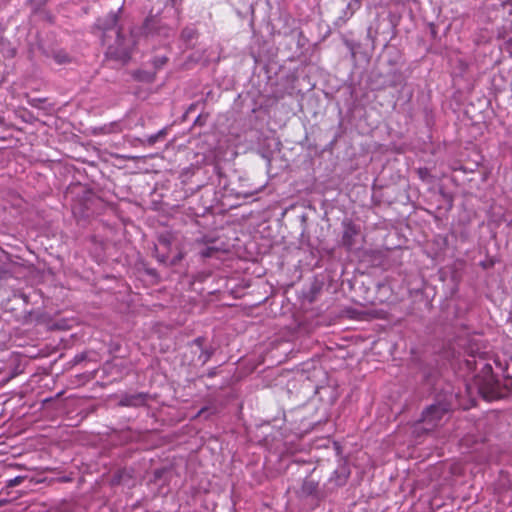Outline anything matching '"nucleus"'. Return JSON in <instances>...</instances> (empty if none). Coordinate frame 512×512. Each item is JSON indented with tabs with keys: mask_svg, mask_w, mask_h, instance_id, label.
Instances as JSON below:
<instances>
[{
	"mask_svg": "<svg viewBox=\"0 0 512 512\" xmlns=\"http://www.w3.org/2000/svg\"><path fill=\"white\" fill-rule=\"evenodd\" d=\"M121 12L122 7L118 8L117 11H111L107 15L99 17L94 24V29L99 33L102 44L106 46V57L127 63L131 58L136 42L132 32L125 33L119 25V14Z\"/></svg>",
	"mask_w": 512,
	"mask_h": 512,
	"instance_id": "nucleus-1",
	"label": "nucleus"
},
{
	"mask_svg": "<svg viewBox=\"0 0 512 512\" xmlns=\"http://www.w3.org/2000/svg\"><path fill=\"white\" fill-rule=\"evenodd\" d=\"M475 364H481L480 371L474 377V383L478 393L487 401L499 400L512 393V376H505L501 383L493 373L492 365L484 360Z\"/></svg>",
	"mask_w": 512,
	"mask_h": 512,
	"instance_id": "nucleus-2",
	"label": "nucleus"
},
{
	"mask_svg": "<svg viewBox=\"0 0 512 512\" xmlns=\"http://www.w3.org/2000/svg\"><path fill=\"white\" fill-rule=\"evenodd\" d=\"M457 406V394L449 387L436 395L434 403L426 407L419 420L426 431H432L440 425L444 416Z\"/></svg>",
	"mask_w": 512,
	"mask_h": 512,
	"instance_id": "nucleus-3",
	"label": "nucleus"
},
{
	"mask_svg": "<svg viewBox=\"0 0 512 512\" xmlns=\"http://www.w3.org/2000/svg\"><path fill=\"white\" fill-rule=\"evenodd\" d=\"M142 34L146 37H164L168 38L171 29L162 22L157 16H148L142 25Z\"/></svg>",
	"mask_w": 512,
	"mask_h": 512,
	"instance_id": "nucleus-4",
	"label": "nucleus"
},
{
	"mask_svg": "<svg viewBox=\"0 0 512 512\" xmlns=\"http://www.w3.org/2000/svg\"><path fill=\"white\" fill-rule=\"evenodd\" d=\"M342 226L343 233L341 243L345 248L350 250L355 245V238L360 234V227L349 219H345L342 222Z\"/></svg>",
	"mask_w": 512,
	"mask_h": 512,
	"instance_id": "nucleus-5",
	"label": "nucleus"
},
{
	"mask_svg": "<svg viewBox=\"0 0 512 512\" xmlns=\"http://www.w3.org/2000/svg\"><path fill=\"white\" fill-rule=\"evenodd\" d=\"M150 399V394L146 392H138L133 394L126 393L120 397L118 405L121 407L137 408L145 406Z\"/></svg>",
	"mask_w": 512,
	"mask_h": 512,
	"instance_id": "nucleus-6",
	"label": "nucleus"
},
{
	"mask_svg": "<svg viewBox=\"0 0 512 512\" xmlns=\"http://www.w3.org/2000/svg\"><path fill=\"white\" fill-rule=\"evenodd\" d=\"M153 256L157 259V261L160 264L165 265L167 267H172V266L178 265L184 259L185 252L180 249L174 257L169 259V256L167 253L158 252V247L155 246L153 248Z\"/></svg>",
	"mask_w": 512,
	"mask_h": 512,
	"instance_id": "nucleus-7",
	"label": "nucleus"
},
{
	"mask_svg": "<svg viewBox=\"0 0 512 512\" xmlns=\"http://www.w3.org/2000/svg\"><path fill=\"white\" fill-rule=\"evenodd\" d=\"M133 478L132 472L126 468L117 470L112 476L113 485H129Z\"/></svg>",
	"mask_w": 512,
	"mask_h": 512,
	"instance_id": "nucleus-8",
	"label": "nucleus"
},
{
	"mask_svg": "<svg viewBox=\"0 0 512 512\" xmlns=\"http://www.w3.org/2000/svg\"><path fill=\"white\" fill-rule=\"evenodd\" d=\"M156 75V71L146 69H137L132 72L133 79L143 83H153Z\"/></svg>",
	"mask_w": 512,
	"mask_h": 512,
	"instance_id": "nucleus-9",
	"label": "nucleus"
},
{
	"mask_svg": "<svg viewBox=\"0 0 512 512\" xmlns=\"http://www.w3.org/2000/svg\"><path fill=\"white\" fill-rule=\"evenodd\" d=\"M0 52L5 58H13L16 55V48L0 32Z\"/></svg>",
	"mask_w": 512,
	"mask_h": 512,
	"instance_id": "nucleus-10",
	"label": "nucleus"
},
{
	"mask_svg": "<svg viewBox=\"0 0 512 512\" xmlns=\"http://www.w3.org/2000/svg\"><path fill=\"white\" fill-rule=\"evenodd\" d=\"M168 133V128H163L159 130L157 133L152 134L150 136H147L145 140H143V143L148 146L155 145L158 141H162L165 139Z\"/></svg>",
	"mask_w": 512,
	"mask_h": 512,
	"instance_id": "nucleus-11",
	"label": "nucleus"
},
{
	"mask_svg": "<svg viewBox=\"0 0 512 512\" xmlns=\"http://www.w3.org/2000/svg\"><path fill=\"white\" fill-rule=\"evenodd\" d=\"M157 241H158V244H155V246H157L158 248L159 247H162L165 252L164 253H167L170 248H171V245H172V236L171 234L169 233H162L158 236L157 238Z\"/></svg>",
	"mask_w": 512,
	"mask_h": 512,
	"instance_id": "nucleus-12",
	"label": "nucleus"
},
{
	"mask_svg": "<svg viewBox=\"0 0 512 512\" xmlns=\"http://www.w3.org/2000/svg\"><path fill=\"white\" fill-rule=\"evenodd\" d=\"M169 61V58L166 55H156L151 60L150 63L153 66V71L156 73L162 69Z\"/></svg>",
	"mask_w": 512,
	"mask_h": 512,
	"instance_id": "nucleus-13",
	"label": "nucleus"
},
{
	"mask_svg": "<svg viewBox=\"0 0 512 512\" xmlns=\"http://www.w3.org/2000/svg\"><path fill=\"white\" fill-rule=\"evenodd\" d=\"M52 58L59 65L69 63L71 61L70 56L64 50H57L52 53Z\"/></svg>",
	"mask_w": 512,
	"mask_h": 512,
	"instance_id": "nucleus-14",
	"label": "nucleus"
},
{
	"mask_svg": "<svg viewBox=\"0 0 512 512\" xmlns=\"http://www.w3.org/2000/svg\"><path fill=\"white\" fill-rule=\"evenodd\" d=\"M402 82V74L395 71L392 73V78L388 82L384 83V86L397 87L398 85H401Z\"/></svg>",
	"mask_w": 512,
	"mask_h": 512,
	"instance_id": "nucleus-15",
	"label": "nucleus"
},
{
	"mask_svg": "<svg viewBox=\"0 0 512 512\" xmlns=\"http://www.w3.org/2000/svg\"><path fill=\"white\" fill-rule=\"evenodd\" d=\"M196 35L197 31L195 28L192 27H186L181 32V38L186 42L193 40L196 37Z\"/></svg>",
	"mask_w": 512,
	"mask_h": 512,
	"instance_id": "nucleus-16",
	"label": "nucleus"
},
{
	"mask_svg": "<svg viewBox=\"0 0 512 512\" xmlns=\"http://www.w3.org/2000/svg\"><path fill=\"white\" fill-rule=\"evenodd\" d=\"M417 175L418 177L424 181V182H431L432 181V175L430 173V170L426 167H420L417 169Z\"/></svg>",
	"mask_w": 512,
	"mask_h": 512,
	"instance_id": "nucleus-17",
	"label": "nucleus"
},
{
	"mask_svg": "<svg viewBox=\"0 0 512 512\" xmlns=\"http://www.w3.org/2000/svg\"><path fill=\"white\" fill-rule=\"evenodd\" d=\"M317 484L312 480H307L303 483L302 490L308 495L313 494L316 491Z\"/></svg>",
	"mask_w": 512,
	"mask_h": 512,
	"instance_id": "nucleus-18",
	"label": "nucleus"
},
{
	"mask_svg": "<svg viewBox=\"0 0 512 512\" xmlns=\"http://www.w3.org/2000/svg\"><path fill=\"white\" fill-rule=\"evenodd\" d=\"M29 316L34 320L36 321L37 323L39 324H42V323H45L47 318H48V315L44 312H30L29 313Z\"/></svg>",
	"mask_w": 512,
	"mask_h": 512,
	"instance_id": "nucleus-19",
	"label": "nucleus"
},
{
	"mask_svg": "<svg viewBox=\"0 0 512 512\" xmlns=\"http://www.w3.org/2000/svg\"><path fill=\"white\" fill-rule=\"evenodd\" d=\"M213 354H214V349L203 348L199 355V359L202 361V364H205L210 360V358L212 357Z\"/></svg>",
	"mask_w": 512,
	"mask_h": 512,
	"instance_id": "nucleus-20",
	"label": "nucleus"
},
{
	"mask_svg": "<svg viewBox=\"0 0 512 512\" xmlns=\"http://www.w3.org/2000/svg\"><path fill=\"white\" fill-rule=\"evenodd\" d=\"M25 479H26L25 476H16L12 479L7 480L6 486L10 487V488L16 487V486L20 485Z\"/></svg>",
	"mask_w": 512,
	"mask_h": 512,
	"instance_id": "nucleus-21",
	"label": "nucleus"
},
{
	"mask_svg": "<svg viewBox=\"0 0 512 512\" xmlns=\"http://www.w3.org/2000/svg\"><path fill=\"white\" fill-rule=\"evenodd\" d=\"M48 0H28V3L31 5L32 9L36 12L38 11L40 8H42L43 6H45V4L47 3Z\"/></svg>",
	"mask_w": 512,
	"mask_h": 512,
	"instance_id": "nucleus-22",
	"label": "nucleus"
},
{
	"mask_svg": "<svg viewBox=\"0 0 512 512\" xmlns=\"http://www.w3.org/2000/svg\"><path fill=\"white\" fill-rule=\"evenodd\" d=\"M435 377H436V372H424V374H423L424 382L430 386L435 384V382H434Z\"/></svg>",
	"mask_w": 512,
	"mask_h": 512,
	"instance_id": "nucleus-23",
	"label": "nucleus"
},
{
	"mask_svg": "<svg viewBox=\"0 0 512 512\" xmlns=\"http://www.w3.org/2000/svg\"><path fill=\"white\" fill-rule=\"evenodd\" d=\"M207 118H208V114H205V115L199 114L194 121V125L200 126V127L204 126L206 124Z\"/></svg>",
	"mask_w": 512,
	"mask_h": 512,
	"instance_id": "nucleus-24",
	"label": "nucleus"
},
{
	"mask_svg": "<svg viewBox=\"0 0 512 512\" xmlns=\"http://www.w3.org/2000/svg\"><path fill=\"white\" fill-rule=\"evenodd\" d=\"M214 252H215V249H214V248H212V247H206L205 249H203V250L201 251V256H202L203 258H209V257H211V256L214 254Z\"/></svg>",
	"mask_w": 512,
	"mask_h": 512,
	"instance_id": "nucleus-25",
	"label": "nucleus"
},
{
	"mask_svg": "<svg viewBox=\"0 0 512 512\" xmlns=\"http://www.w3.org/2000/svg\"><path fill=\"white\" fill-rule=\"evenodd\" d=\"M203 343H204L203 337H197L196 339L193 340V344L198 346L201 350L203 349Z\"/></svg>",
	"mask_w": 512,
	"mask_h": 512,
	"instance_id": "nucleus-26",
	"label": "nucleus"
},
{
	"mask_svg": "<svg viewBox=\"0 0 512 512\" xmlns=\"http://www.w3.org/2000/svg\"><path fill=\"white\" fill-rule=\"evenodd\" d=\"M217 375V368L214 367V368H211L208 372H207V377L209 378H213L214 376Z\"/></svg>",
	"mask_w": 512,
	"mask_h": 512,
	"instance_id": "nucleus-27",
	"label": "nucleus"
},
{
	"mask_svg": "<svg viewBox=\"0 0 512 512\" xmlns=\"http://www.w3.org/2000/svg\"><path fill=\"white\" fill-rule=\"evenodd\" d=\"M197 105H198V103H192V104L188 107V109H187V111H186V114H189V113L194 112V111L196 110V108H197Z\"/></svg>",
	"mask_w": 512,
	"mask_h": 512,
	"instance_id": "nucleus-28",
	"label": "nucleus"
},
{
	"mask_svg": "<svg viewBox=\"0 0 512 512\" xmlns=\"http://www.w3.org/2000/svg\"><path fill=\"white\" fill-rule=\"evenodd\" d=\"M430 32H431L432 37L435 38L437 35V31H436V27L434 24L430 25Z\"/></svg>",
	"mask_w": 512,
	"mask_h": 512,
	"instance_id": "nucleus-29",
	"label": "nucleus"
},
{
	"mask_svg": "<svg viewBox=\"0 0 512 512\" xmlns=\"http://www.w3.org/2000/svg\"><path fill=\"white\" fill-rule=\"evenodd\" d=\"M145 271H146V273H147L148 275H150V276H156V275H157L156 270H155V269H153V268H147Z\"/></svg>",
	"mask_w": 512,
	"mask_h": 512,
	"instance_id": "nucleus-30",
	"label": "nucleus"
},
{
	"mask_svg": "<svg viewBox=\"0 0 512 512\" xmlns=\"http://www.w3.org/2000/svg\"><path fill=\"white\" fill-rule=\"evenodd\" d=\"M84 358H85V355H84V354L76 355V357H75V361H76V362H80V361H82Z\"/></svg>",
	"mask_w": 512,
	"mask_h": 512,
	"instance_id": "nucleus-31",
	"label": "nucleus"
},
{
	"mask_svg": "<svg viewBox=\"0 0 512 512\" xmlns=\"http://www.w3.org/2000/svg\"><path fill=\"white\" fill-rule=\"evenodd\" d=\"M38 102H41V100L40 99H33L32 102H31V105L32 106H37Z\"/></svg>",
	"mask_w": 512,
	"mask_h": 512,
	"instance_id": "nucleus-32",
	"label": "nucleus"
},
{
	"mask_svg": "<svg viewBox=\"0 0 512 512\" xmlns=\"http://www.w3.org/2000/svg\"><path fill=\"white\" fill-rule=\"evenodd\" d=\"M38 102H41V100L40 99H33L32 102H31V105L32 106H37Z\"/></svg>",
	"mask_w": 512,
	"mask_h": 512,
	"instance_id": "nucleus-33",
	"label": "nucleus"
},
{
	"mask_svg": "<svg viewBox=\"0 0 512 512\" xmlns=\"http://www.w3.org/2000/svg\"><path fill=\"white\" fill-rule=\"evenodd\" d=\"M206 410H207V407H203L202 409H200V411L198 412V416L203 414Z\"/></svg>",
	"mask_w": 512,
	"mask_h": 512,
	"instance_id": "nucleus-34",
	"label": "nucleus"
},
{
	"mask_svg": "<svg viewBox=\"0 0 512 512\" xmlns=\"http://www.w3.org/2000/svg\"><path fill=\"white\" fill-rule=\"evenodd\" d=\"M467 365L470 366L471 365V361L470 360H467Z\"/></svg>",
	"mask_w": 512,
	"mask_h": 512,
	"instance_id": "nucleus-35",
	"label": "nucleus"
}]
</instances>
